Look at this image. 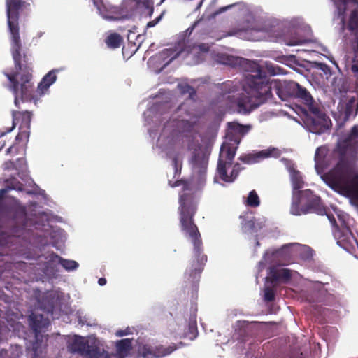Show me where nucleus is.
I'll use <instances>...</instances> for the list:
<instances>
[{
	"label": "nucleus",
	"mask_w": 358,
	"mask_h": 358,
	"mask_svg": "<svg viewBox=\"0 0 358 358\" xmlns=\"http://www.w3.org/2000/svg\"><path fill=\"white\" fill-rule=\"evenodd\" d=\"M338 220L341 222V227L334 230V236L339 246L348 252H351L355 249V245H358V241L346 223L344 215H338Z\"/></svg>",
	"instance_id": "obj_8"
},
{
	"label": "nucleus",
	"mask_w": 358,
	"mask_h": 358,
	"mask_svg": "<svg viewBox=\"0 0 358 358\" xmlns=\"http://www.w3.org/2000/svg\"><path fill=\"white\" fill-rule=\"evenodd\" d=\"M69 350L73 353H78L83 358H110L105 351L101 352L99 347L95 345H89L83 337L76 336L68 345Z\"/></svg>",
	"instance_id": "obj_7"
},
{
	"label": "nucleus",
	"mask_w": 358,
	"mask_h": 358,
	"mask_svg": "<svg viewBox=\"0 0 358 358\" xmlns=\"http://www.w3.org/2000/svg\"><path fill=\"white\" fill-rule=\"evenodd\" d=\"M329 222H331L332 227L334 228V230L337 229V228H340L341 227V225L338 226L337 222H336V220L335 219V217H334V215L332 214H328L327 212H326V214Z\"/></svg>",
	"instance_id": "obj_36"
},
{
	"label": "nucleus",
	"mask_w": 358,
	"mask_h": 358,
	"mask_svg": "<svg viewBox=\"0 0 358 358\" xmlns=\"http://www.w3.org/2000/svg\"><path fill=\"white\" fill-rule=\"evenodd\" d=\"M198 334L197 323L195 319L192 320L189 323L188 331L185 333L186 336H188L190 340H194L196 338Z\"/></svg>",
	"instance_id": "obj_27"
},
{
	"label": "nucleus",
	"mask_w": 358,
	"mask_h": 358,
	"mask_svg": "<svg viewBox=\"0 0 358 358\" xmlns=\"http://www.w3.org/2000/svg\"><path fill=\"white\" fill-rule=\"evenodd\" d=\"M13 124L15 125L19 121H20L21 127H27L30 128L31 127V121L32 117V113L29 111H13Z\"/></svg>",
	"instance_id": "obj_16"
},
{
	"label": "nucleus",
	"mask_w": 358,
	"mask_h": 358,
	"mask_svg": "<svg viewBox=\"0 0 358 358\" xmlns=\"http://www.w3.org/2000/svg\"><path fill=\"white\" fill-rule=\"evenodd\" d=\"M30 324L36 333L40 332L42 329L48 327L50 322L48 318L44 317L41 314L32 313L29 316Z\"/></svg>",
	"instance_id": "obj_15"
},
{
	"label": "nucleus",
	"mask_w": 358,
	"mask_h": 358,
	"mask_svg": "<svg viewBox=\"0 0 358 358\" xmlns=\"http://www.w3.org/2000/svg\"><path fill=\"white\" fill-rule=\"evenodd\" d=\"M6 133L7 132H2L0 134V150H1L6 145V142L2 138L6 134Z\"/></svg>",
	"instance_id": "obj_39"
},
{
	"label": "nucleus",
	"mask_w": 358,
	"mask_h": 358,
	"mask_svg": "<svg viewBox=\"0 0 358 358\" xmlns=\"http://www.w3.org/2000/svg\"><path fill=\"white\" fill-rule=\"evenodd\" d=\"M250 129V126L242 125L237 122H229L226 138L231 143H227L231 146L238 145L241 137L246 134Z\"/></svg>",
	"instance_id": "obj_10"
},
{
	"label": "nucleus",
	"mask_w": 358,
	"mask_h": 358,
	"mask_svg": "<svg viewBox=\"0 0 358 358\" xmlns=\"http://www.w3.org/2000/svg\"><path fill=\"white\" fill-rule=\"evenodd\" d=\"M334 64L336 66V68H338V66L336 64V63H334Z\"/></svg>",
	"instance_id": "obj_46"
},
{
	"label": "nucleus",
	"mask_w": 358,
	"mask_h": 358,
	"mask_svg": "<svg viewBox=\"0 0 358 358\" xmlns=\"http://www.w3.org/2000/svg\"><path fill=\"white\" fill-rule=\"evenodd\" d=\"M291 213L294 215L312 213L323 215L326 214V208L320 196L314 194L313 191L306 189L294 193Z\"/></svg>",
	"instance_id": "obj_5"
},
{
	"label": "nucleus",
	"mask_w": 358,
	"mask_h": 358,
	"mask_svg": "<svg viewBox=\"0 0 358 358\" xmlns=\"http://www.w3.org/2000/svg\"><path fill=\"white\" fill-rule=\"evenodd\" d=\"M98 283L101 286H103L106 284V280L104 278H101L98 280Z\"/></svg>",
	"instance_id": "obj_43"
},
{
	"label": "nucleus",
	"mask_w": 358,
	"mask_h": 358,
	"mask_svg": "<svg viewBox=\"0 0 358 358\" xmlns=\"http://www.w3.org/2000/svg\"><path fill=\"white\" fill-rule=\"evenodd\" d=\"M291 180L293 187V194L296 193L303 188L304 182L302 176L299 171H294L291 175Z\"/></svg>",
	"instance_id": "obj_21"
},
{
	"label": "nucleus",
	"mask_w": 358,
	"mask_h": 358,
	"mask_svg": "<svg viewBox=\"0 0 358 358\" xmlns=\"http://www.w3.org/2000/svg\"><path fill=\"white\" fill-rule=\"evenodd\" d=\"M19 129L20 131L16 136L15 140L19 142L24 141L25 143H27L30 135V128L20 127Z\"/></svg>",
	"instance_id": "obj_28"
},
{
	"label": "nucleus",
	"mask_w": 358,
	"mask_h": 358,
	"mask_svg": "<svg viewBox=\"0 0 358 358\" xmlns=\"http://www.w3.org/2000/svg\"><path fill=\"white\" fill-rule=\"evenodd\" d=\"M264 227V223L259 219L252 217L250 220L242 223V229L245 233L256 234Z\"/></svg>",
	"instance_id": "obj_17"
},
{
	"label": "nucleus",
	"mask_w": 358,
	"mask_h": 358,
	"mask_svg": "<svg viewBox=\"0 0 358 358\" xmlns=\"http://www.w3.org/2000/svg\"><path fill=\"white\" fill-rule=\"evenodd\" d=\"M160 18H161V17H159L157 19L149 22L147 24V27H152L155 26L157 24V23L159 21Z\"/></svg>",
	"instance_id": "obj_40"
},
{
	"label": "nucleus",
	"mask_w": 358,
	"mask_h": 358,
	"mask_svg": "<svg viewBox=\"0 0 358 358\" xmlns=\"http://www.w3.org/2000/svg\"><path fill=\"white\" fill-rule=\"evenodd\" d=\"M94 6L96 8L99 14H103L106 11V8L103 4V0H91Z\"/></svg>",
	"instance_id": "obj_33"
},
{
	"label": "nucleus",
	"mask_w": 358,
	"mask_h": 358,
	"mask_svg": "<svg viewBox=\"0 0 358 358\" xmlns=\"http://www.w3.org/2000/svg\"><path fill=\"white\" fill-rule=\"evenodd\" d=\"M245 69L249 72L245 76L246 93H241L231 101L239 112L248 113L259 107L272 97L273 90L282 101L296 99L303 103L314 117L308 119L310 130L315 134H322L329 129L330 120L321 112L310 93L299 83L292 80H270L260 65L254 61L243 60Z\"/></svg>",
	"instance_id": "obj_1"
},
{
	"label": "nucleus",
	"mask_w": 358,
	"mask_h": 358,
	"mask_svg": "<svg viewBox=\"0 0 358 358\" xmlns=\"http://www.w3.org/2000/svg\"><path fill=\"white\" fill-rule=\"evenodd\" d=\"M171 187L182 185V192L178 199L179 222L182 232L193 245V257L189 267L187 268L185 276L188 281L194 283L199 280L207 256L203 254V246L201 233L194 222V217L198 210L199 196L196 191L189 187L184 180H178L173 183L169 182Z\"/></svg>",
	"instance_id": "obj_2"
},
{
	"label": "nucleus",
	"mask_w": 358,
	"mask_h": 358,
	"mask_svg": "<svg viewBox=\"0 0 358 358\" xmlns=\"http://www.w3.org/2000/svg\"><path fill=\"white\" fill-rule=\"evenodd\" d=\"M234 5H229V6H224V7H222V8H219V10L215 12V14L222 13V12H224V11L227 10V9L231 8Z\"/></svg>",
	"instance_id": "obj_41"
},
{
	"label": "nucleus",
	"mask_w": 358,
	"mask_h": 358,
	"mask_svg": "<svg viewBox=\"0 0 358 358\" xmlns=\"http://www.w3.org/2000/svg\"><path fill=\"white\" fill-rule=\"evenodd\" d=\"M264 32L263 29L248 27L239 30L236 34L243 35L244 38L249 41H260L262 38V33Z\"/></svg>",
	"instance_id": "obj_18"
},
{
	"label": "nucleus",
	"mask_w": 358,
	"mask_h": 358,
	"mask_svg": "<svg viewBox=\"0 0 358 358\" xmlns=\"http://www.w3.org/2000/svg\"><path fill=\"white\" fill-rule=\"evenodd\" d=\"M280 156V151L277 148H271L267 150H263L258 152L256 154H245L241 155L238 159L241 162L247 164H252L259 162L261 159L275 157H278Z\"/></svg>",
	"instance_id": "obj_12"
},
{
	"label": "nucleus",
	"mask_w": 358,
	"mask_h": 358,
	"mask_svg": "<svg viewBox=\"0 0 358 358\" xmlns=\"http://www.w3.org/2000/svg\"><path fill=\"white\" fill-rule=\"evenodd\" d=\"M292 277V274L289 269H280L279 271H275L272 272L271 274V280L272 282H276L279 280H285L286 281L290 280Z\"/></svg>",
	"instance_id": "obj_24"
},
{
	"label": "nucleus",
	"mask_w": 358,
	"mask_h": 358,
	"mask_svg": "<svg viewBox=\"0 0 358 358\" xmlns=\"http://www.w3.org/2000/svg\"><path fill=\"white\" fill-rule=\"evenodd\" d=\"M47 267L49 265L58 263L60 264L65 270L68 271L76 270L79 264L77 262L74 260L66 259L59 256L55 252H52L47 257Z\"/></svg>",
	"instance_id": "obj_13"
},
{
	"label": "nucleus",
	"mask_w": 358,
	"mask_h": 358,
	"mask_svg": "<svg viewBox=\"0 0 358 358\" xmlns=\"http://www.w3.org/2000/svg\"><path fill=\"white\" fill-rule=\"evenodd\" d=\"M57 70L53 69L49 71L38 83L37 87V92L40 96L43 95L49 89L50 86L53 84L57 80Z\"/></svg>",
	"instance_id": "obj_14"
},
{
	"label": "nucleus",
	"mask_w": 358,
	"mask_h": 358,
	"mask_svg": "<svg viewBox=\"0 0 358 358\" xmlns=\"http://www.w3.org/2000/svg\"><path fill=\"white\" fill-rule=\"evenodd\" d=\"M9 31L10 52L16 71L6 73L5 76L9 80L8 88L15 95V105L19 108V97L22 101L36 99L32 83L33 56L30 50L22 46L20 29Z\"/></svg>",
	"instance_id": "obj_3"
},
{
	"label": "nucleus",
	"mask_w": 358,
	"mask_h": 358,
	"mask_svg": "<svg viewBox=\"0 0 358 358\" xmlns=\"http://www.w3.org/2000/svg\"><path fill=\"white\" fill-rule=\"evenodd\" d=\"M260 204V200L259 196L255 190H252L249 192L247 200L246 205L250 207L256 208L259 206Z\"/></svg>",
	"instance_id": "obj_26"
},
{
	"label": "nucleus",
	"mask_w": 358,
	"mask_h": 358,
	"mask_svg": "<svg viewBox=\"0 0 358 358\" xmlns=\"http://www.w3.org/2000/svg\"><path fill=\"white\" fill-rule=\"evenodd\" d=\"M182 92L184 94L188 93L190 99H193L194 96L196 95V90H194V88L188 85H186L182 87Z\"/></svg>",
	"instance_id": "obj_34"
},
{
	"label": "nucleus",
	"mask_w": 358,
	"mask_h": 358,
	"mask_svg": "<svg viewBox=\"0 0 358 358\" xmlns=\"http://www.w3.org/2000/svg\"><path fill=\"white\" fill-rule=\"evenodd\" d=\"M196 23H194V24H193V26L192 27V28H191V31H192V29H193L194 28V27L196 26Z\"/></svg>",
	"instance_id": "obj_45"
},
{
	"label": "nucleus",
	"mask_w": 358,
	"mask_h": 358,
	"mask_svg": "<svg viewBox=\"0 0 358 358\" xmlns=\"http://www.w3.org/2000/svg\"><path fill=\"white\" fill-rule=\"evenodd\" d=\"M203 0H201V1L199 3L198 6H196V9H199V8H200V7L201 6V5H202V3H203Z\"/></svg>",
	"instance_id": "obj_44"
},
{
	"label": "nucleus",
	"mask_w": 358,
	"mask_h": 358,
	"mask_svg": "<svg viewBox=\"0 0 358 358\" xmlns=\"http://www.w3.org/2000/svg\"><path fill=\"white\" fill-rule=\"evenodd\" d=\"M197 48L199 51L202 52H208L210 50V47L208 44L201 43L199 45H197Z\"/></svg>",
	"instance_id": "obj_37"
},
{
	"label": "nucleus",
	"mask_w": 358,
	"mask_h": 358,
	"mask_svg": "<svg viewBox=\"0 0 358 358\" xmlns=\"http://www.w3.org/2000/svg\"><path fill=\"white\" fill-rule=\"evenodd\" d=\"M185 346H186V343L182 341L177 344L172 343L168 347H164L163 345L157 346L153 351H152L149 348L145 346L143 348V355L146 358H150L152 356L156 357H162L169 355L176 350Z\"/></svg>",
	"instance_id": "obj_11"
},
{
	"label": "nucleus",
	"mask_w": 358,
	"mask_h": 358,
	"mask_svg": "<svg viewBox=\"0 0 358 358\" xmlns=\"http://www.w3.org/2000/svg\"><path fill=\"white\" fill-rule=\"evenodd\" d=\"M286 45L289 46L299 45L301 44L306 43L308 42L307 40L301 38L298 36L295 35L289 38H286L285 40Z\"/></svg>",
	"instance_id": "obj_29"
},
{
	"label": "nucleus",
	"mask_w": 358,
	"mask_h": 358,
	"mask_svg": "<svg viewBox=\"0 0 358 358\" xmlns=\"http://www.w3.org/2000/svg\"><path fill=\"white\" fill-rule=\"evenodd\" d=\"M238 86L236 84H234L233 81L227 80L221 85V90L222 91V94H230L231 93L235 92L237 91ZM227 98L229 99H231L234 98V96L228 95Z\"/></svg>",
	"instance_id": "obj_23"
},
{
	"label": "nucleus",
	"mask_w": 358,
	"mask_h": 358,
	"mask_svg": "<svg viewBox=\"0 0 358 358\" xmlns=\"http://www.w3.org/2000/svg\"><path fill=\"white\" fill-rule=\"evenodd\" d=\"M328 149L325 146H320L316 149L315 159L316 162L322 161L327 155Z\"/></svg>",
	"instance_id": "obj_30"
},
{
	"label": "nucleus",
	"mask_w": 358,
	"mask_h": 358,
	"mask_svg": "<svg viewBox=\"0 0 358 358\" xmlns=\"http://www.w3.org/2000/svg\"><path fill=\"white\" fill-rule=\"evenodd\" d=\"M236 149L237 146H231L228 143H223L220 148L217 173L220 180L225 182H234L238 177L240 171L245 169L239 163H235L231 173H227V168L232 165Z\"/></svg>",
	"instance_id": "obj_6"
},
{
	"label": "nucleus",
	"mask_w": 358,
	"mask_h": 358,
	"mask_svg": "<svg viewBox=\"0 0 358 358\" xmlns=\"http://www.w3.org/2000/svg\"><path fill=\"white\" fill-rule=\"evenodd\" d=\"M220 58L222 59L220 62L224 64L232 65L234 64V57L231 56L222 55Z\"/></svg>",
	"instance_id": "obj_35"
},
{
	"label": "nucleus",
	"mask_w": 358,
	"mask_h": 358,
	"mask_svg": "<svg viewBox=\"0 0 358 358\" xmlns=\"http://www.w3.org/2000/svg\"><path fill=\"white\" fill-rule=\"evenodd\" d=\"M6 6L9 31L20 29V13L29 9L30 4L25 0H6Z\"/></svg>",
	"instance_id": "obj_9"
},
{
	"label": "nucleus",
	"mask_w": 358,
	"mask_h": 358,
	"mask_svg": "<svg viewBox=\"0 0 358 358\" xmlns=\"http://www.w3.org/2000/svg\"><path fill=\"white\" fill-rule=\"evenodd\" d=\"M129 334H130V330H129V328H127L125 330H118V331H117L115 334H116L117 336L121 337V336H126V335H127Z\"/></svg>",
	"instance_id": "obj_38"
},
{
	"label": "nucleus",
	"mask_w": 358,
	"mask_h": 358,
	"mask_svg": "<svg viewBox=\"0 0 358 358\" xmlns=\"http://www.w3.org/2000/svg\"><path fill=\"white\" fill-rule=\"evenodd\" d=\"M116 347L119 353L127 354L131 349V341L128 338L122 339L117 343Z\"/></svg>",
	"instance_id": "obj_25"
},
{
	"label": "nucleus",
	"mask_w": 358,
	"mask_h": 358,
	"mask_svg": "<svg viewBox=\"0 0 358 358\" xmlns=\"http://www.w3.org/2000/svg\"><path fill=\"white\" fill-rule=\"evenodd\" d=\"M105 43L108 48L117 49L123 43V38L120 34L111 33L106 38Z\"/></svg>",
	"instance_id": "obj_20"
},
{
	"label": "nucleus",
	"mask_w": 358,
	"mask_h": 358,
	"mask_svg": "<svg viewBox=\"0 0 358 358\" xmlns=\"http://www.w3.org/2000/svg\"><path fill=\"white\" fill-rule=\"evenodd\" d=\"M6 152H7V154H16V153H17V151L15 150V147H14V146H10V147L7 149Z\"/></svg>",
	"instance_id": "obj_42"
},
{
	"label": "nucleus",
	"mask_w": 358,
	"mask_h": 358,
	"mask_svg": "<svg viewBox=\"0 0 358 358\" xmlns=\"http://www.w3.org/2000/svg\"><path fill=\"white\" fill-rule=\"evenodd\" d=\"M264 300L271 302L275 300V291L273 288L267 287L264 289Z\"/></svg>",
	"instance_id": "obj_32"
},
{
	"label": "nucleus",
	"mask_w": 358,
	"mask_h": 358,
	"mask_svg": "<svg viewBox=\"0 0 358 358\" xmlns=\"http://www.w3.org/2000/svg\"><path fill=\"white\" fill-rule=\"evenodd\" d=\"M334 3L344 41L350 45L343 58L345 66L358 78V0H334Z\"/></svg>",
	"instance_id": "obj_4"
},
{
	"label": "nucleus",
	"mask_w": 358,
	"mask_h": 358,
	"mask_svg": "<svg viewBox=\"0 0 358 358\" xmlns=\"http://www.w3.org/2000/svg\"><path fill=\"white\" fill-rule=\"evenodd\" d=\"M164 0H162V2L164 1Z\"/></svg>",
	"instance_id": "obj_47"
},
{
	"label": "nucleus",
	"mask_w": 358,
	"mask_h": 358,
	"mask_svg": "<svg viewBox=\"0 0 358 358\" xmlns=\"http://www.w3.org/2000/svg\"><path fill=\"white\" fill-rule=\"evenodd\" d=\"M316 68L324 73L327 79H329L332 75L331 69L324 63H317Z\"/></svg>",
	"instance_id": "obj_31"
},
{
	"label": "nucleus",
	"mask_w": 358,
	"mask_h": 358,
	"mask_svg": "<svg viewBox=\"0 0 358 358\" xmlns=\"http://www.w3.org/2000/svg\"><path fill=\"white\" fill-rule=\"evenodd\" d=\"M136 10L142 15L150 17L154 10L153 3L150 0H133Z\"/></svg>",
	"instance_id": "obj_19"
},
{
	"label": "nucleus",
	"mask_w": 358,
	"mask_h": 358,
	"mask_svg": "<svg viewBox=\"0 0 358 358\" xmlns=\"http://www.w3.org/2000/svg\"><path fill=\"white\" fill-rule=\"evenodd\" d=\"M192 162L196 168L199 169L200 172L205 171L208 165V159L201 154H196L192 158Z\"/></svg>",
	"instance_id": "obj_22"
}]
</instances>
